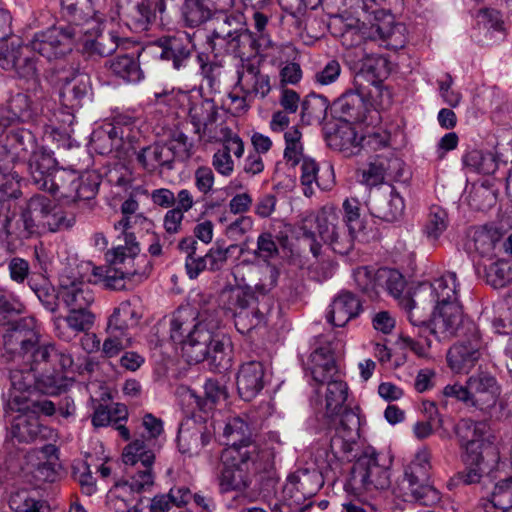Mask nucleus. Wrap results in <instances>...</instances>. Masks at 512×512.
<instances>
[{
  "label": "nucleus",
  "instance_id": "37998d69",
  "mask_svg": "<svg viewBox=\"0 0 512 512\" xmlns=\"http://www.w3.org/2000/svg\"><path fill=\"white\" fill-rule=\"evenodd\" d=\"M39 453L40 462L34 470V477L43 482H54L58 477V471L61 468L58 457V449L53 444H45L41 447Z\"/></svg>",
  "mask_w": 512,
  "mask_h": 512
},
{
  "label": "nucleus",
  "instance_id": "473e14b6",
  "mask_svg": "<svg viewBox=\"0 0 512 512\" xmlns=\"http://www.w3.org/2000/svg\"><path fill=\"white\" fill-rule=\"evenodd\" d=\"M105 68L113 77L125 83H138L144 77L139 62V54H117L105 62Z\"/></svg>",
  "mask_w": 512,
  "mask_h": 512
},
{
  "label": "nucleus",
  "instance_id": "0e129e2a",
  "mask_svg": "<svg viewBox=\"0 0 512 512\" xmlns=\"http://www.w3.org/2000/svg\"><path fill=\"white\" fill-rule=\"evenodd\" d=\"M449 225L448 213L440 206L430 207L426 223L424 225L425 235L432 241H436L446 231Z\"/></svg>",
  "mask_w": 512,
  "mask_h": 512
},
{
  "label": "nucleus",
  "instance_id": "58836bf2",
  "mask_svg": "<svg viewBox=\"0 0 512 512\" xmlns=\"http://www.w3.org/2000/svg\"><path fill=\"white\" fill-rule=\"evenodd\" d=\"M428 290L432 298V308L439 306L460 304L458 301V288L456 273L448 272L439 278H436L428 285Z\"/></svg>",
  "mask_w": 512,
  "mask_h": 512
},
{
  "label": "nucleus",
  "instance_id": "3c124183",
  "mask_svg": "<svg viewBox=\"0 0 512 512\" xmlns=\"http://www.w3.org/2000/svg\"><path fill=\"white\" fill-rule=\"evenodd\" d=\"M499 230L493 226H480L474 229L470 249L482 257H494Z\"/></svg>",
  "mask_w": 512,
  "mask_h": 512
},
{
  "label": "nucleus",
  "instance_id": "680f3d73",
  "mask_svg": "<svg viewBox=\"0 0 512 512\" xmlns=\"http://www.w3.org/2000/svg\"><path fill=\"white\" fill-rule=\"evenodd\" d=\"M312 96V94L308 95L301 100L298 92L283 86L280 90L279 104L282 110L292 114H295L298 109L301 108V117L304 118L312 115V111L310 110V97Z\"/></svg>",
  "mask_w": 512,
  "mask_h": 512
},
{
  "label": "nucleus",
  "instance_id": "aec40b11",
  "mask_svg": "<svg viewBox=\"0 0 512 512\" xmlns=\"http://www.w3.org/2000/svg\"><path fill=\"white\" fill-rule=\"evenodd\" d=\"M23 363L29 366L33 371L41 365L43 369L50 367L55 373L66 372L73 366V357L66 350L59 349L54 343L38 344L28 354Z\"/></svg>",
  "mask_w": 512,
  "mask_h": 512
},
{
  "label": "nucleus",
  "instance_id": "7ed1b4c3",
  "mask_svg": "<svg viewBox=\"0 0 512 512\" xmlns=\"http://www.w3.org/2000/svg\"><path fill=\"white\" fill-rule=\"evenodd\" d=\"M12 179L15 182H6L0 186L4 194L0 197V225L8 249L22 246L26 240L40 235L22 209L19 215L12 211V200L22 196L18 175H12Z\"/></svg>",
  "mask_w": 512,
  "mask_h": 512
},
{
  "label": "nucleus",
  "instance_id": "49530a36",
  "mask_svg": "<svg viewBox=\"0 0 512 512\" xmlns=\"http://www.w3.org/2000/svg\"><path fill=\"white\" fill-rule=\"evenodd\" d=\"M136 158L144 169L154 172L159 167L169 166L173 161V153L166 145L154 143L142 148Z\"/></svg>",
  "mask_w": 512,
  "mask_h": 512
},
{
  "label": "nucleus",
  "instance_id": "ddd939ff",
  "mask_svg": "<svg viewBox=\"0 0 512 512\" xmlns=\"http://www.w3.org/2000/svg\"><path fill=\"white\" fill-rule=\"evenodd\" d=\"M80 34L82 31L77 25L52 26L35 33L30 47L48 60L57 59L72 50L73 42Z\"/></svg>",
  "mask_w": 512,
  "mask_h": 512
},
{
  "label": "nucleus",
  "instance_id": "69168bd1",
  "mask_svg": "<svg viewBox=\"0 0 512 512\" xmlns=\"http://www.w3.org/2000/svg\"><path fill=\"white\" fill-rule=\"evenodd\" d=\"M258 305L259 304H255L246 310H239L238 313L234 315L235 327L241 334L249 333L265 322L268 309L263 311Z\"/></svg>",
  "mask_w": 512,
  "mask_h": 512
},
{
  "label": "nucleus",
  "instance_id": "2eb2a0df",
  "mask_svg": "<svg viewBox=\"0 0 512 512\" xmlns=\"http://www.w3.org/2000/svg\"><path fill=\"white\" fill-rule=\"evenodd\" d=\"M57 84L61 85L59 98L63 107L75 111L82 107L91 89L90 77L67 64L55 69Z\"/></svg>",
  "mask_w": 512,
  "mask_h": 512
},
{
  "label": "nucleus",
  "instance_id": "5701e85b",
  "mask_svg": "<svg viewBox=\"0 0 512 512\" xmlns=\"http://www.w3.org/2000/svg\"><path fill=\"white\" fill-rule=\"evenodd\" d=\"M404 209V200L394 186L380 191L369 202L371 215L389 223L401 219Z\"/></svg>",
  "mask_w": 512,
  "mask_h": 512
},
{
  "label": "nucleus",
  "instance_id": "393cba45",
  "mask_svg": "<svg viewBox=\"0 0 512 512\" xmlns=\"http://www.w3.org/2000/svg\"><path fill=\"white\" fill-rule=\"evenodd\" d=\"M339 223V218L332 209L323 208L317 213L306 215L301 229L304 236L316 237L318 235L321 240L327 243L332 237L338 235V231L341 228Z\"/></svg>",
  "mask_w": 512,
  "mask_h": 512
},
{
  "label": "nucleus",
  "instance_id": "6ab92c4d",
  "mask_svg": "<svg viewBox=\"0 0 512 512\" xmlns=\"http://www.w3.org/2000/svg\"><path fill=\"white\" fill-rule=\"evenodd\" d=\"M4 349L13 360L24 361L40 340V334L30 319H21L12 323L3 336Z\"/></svg>",
  "mask_w": 512,
  "mask_h": 512
},
{
  "label": "nucleus",
  "instance_id": "f3484780",
  "mask_svg": "<svg viewBox=\"0 0 512 512\" xmlns=\"http://www.w3.org/2000/svg\"><path fill=\"white\" fill-rule=\"evenodd\" d=\"M25 50L27 48L17 37L0 39V67L14 71L19 78L33 80L37 77L36 59Z\"/></svg>",
  "mask_w": 512,
  "mask_h": 512
},
{
  "label": "nucleus",
  "instance_id": "72a5a7b5",
  "mask_svg": "<svg viewBox=\"0 0 512 512\" xmlns=\"http://www.w3.org/2000/svg\"><path fill=\"white\" fill-rule=\"evenodd\" d=\"M140 300L136 297L122 301L109 316L107 325L115 330L129 334L138 326L142 318Z\"/></svg>",
  "mask_w": 512,
  "mask_h": 512
},
{
  "label": "nucleus",
  "instance_id": "bb28decb",
  "mask_svg": "<svg viewBox=\"0 0 512 512\" xmlns=\"http://www.w3.org/2000/svg\"><path fill=\"white\" fill-rule=\"evenodd\" d=\"M363 311L360 299L351 291L342 290L333 299L327 313V321L336 327L345 326Z\"/></svg>",
  "mask_w": 512,
  "mask_h": 512
},
{
  "label": "nucleus",
  "instance_id": "f704fd0d",
  "mask_svg": "<svg viewBox=\"0 0 512 512\" xmlns=\"http://www.w3.org/2000/svg\"><path fill=\"white\" fill-rule=\"evenodd\" d=\"M114 228L123 235L124 245H118L112 251L106 254L110 264H124L134 260V257L140 252L139 243L136 241L134 233L131 231L132 224L128 218H122L114 224Z\"/></svg>",
  "mask_w": 512,
  "mask_h": 512
},
{
  "label": "nucleus",
  "instance_id": "a19ab883",
  "mask_svg": "<svg viewBox=\"0 0 512 512\" xmlns=\"http://www.w3.org/2000/svg\"><path fill=\"white\" fill-rule=\"evenodd\" d=\"M363 108V96L358 91L349 90L332 103L330 110L333 117L342 122H350L361 118Z\"/></svg>",
  "mask_w": 512,
  "mask_h": 512
},
{
  "label": "nucleus",
  "instance_id": "412c9836",
  "mask_svg": "<svg viewBox=\"0 0 512 512\" xmlns=\"http://www.w3.org/2000/svg\"><path fill=\"white\" fill-rule=\"evenodd\" d=\"M470 389L471 407L488 412L495 407L500 395L496 378L488 372H478L467 379Z\"/></svg>",
  "mask_w": 512,
  "mask_h": 512
},
{
  "label": "nucleus",
  "instance_id": "79ce46f5",
  "mask_svg": "<svg viewBox=\"0 0 512 512\" xmlns=\"http://www.w3.org/2000/svg\"><path fill=\"white\" fill-rule=\"evenodd\" d=\"M221 14L223 15L222 20L217 22L216 27L208 37V42L212 50H215L218 42L227 37H231L232 33H237L239 30L248 26L244 9H234L233 11Z\"/></svg>",
  "mask_w": 512,
  "mask_h": 512
},
{
  "label": "nucleus",
  "instance_id": "20e7f679",
  "mask_svg": "<svg viewBox=\"0 0 512 512\" xmlns=\"http://www.w3.org/2000/svg\"><path fill=\"white\" fill-rule=\"evenodd\" d=\"M267 417V405H260L258 408L228 419L222 427L221 443L228 446L225 452L237 453L246 452L249 446H254L258 455H267L260 450L255 441L259 430Z\"/></svg>",
  "mask_w": 512,
  "mask_h": 512
},
{
  "label": "nucleus",
  "instance_id": "6e6d98bb",
  "mask_svg": "<svg viewBox=\"0 0 512 512\" xmlns=\"http://www.w3.org/2000/svg\"><path fill=\"white\" fill-rule=\"evenodd\" d=\"M106 334L107 336L102 346H100L101 357L104 359L114 358L132 345L130 334L115 330L108 325L106 327Z\"/></svg>",
  "mask_w": 512,
  "mask_h": 512
},
{
  "label": "nucleus",
  "instance_id": "423d86ee",
  "mask_svg": "<svg viewBox=\"0 0 512 512\" xmlns=\"http://www.w3.org/2000/svg\"><path fill=\"white\" fill-rule=\"evenodd\" d=\"M246 452L224 453L223 469L219 478L222 492L243 491L251 483L250 473L263 469L262 460L266 455H258L254 446Z\"/></svg>",
  "mask_w": 512,
  "mask_h": 512
},
{
  "label": "nucleus",
  "instance_id": "4468645a",
  "mask_svg": "<svg viewBox=\"0 0 512 512\" xmlns=\"http://www.w3.org/2000/svg\"><path fill=\"white\" fill-rule=\"evenodd\" d=\"M433 309L434 336L438 341L476 333L477 325L463 314L461 304H450Z\"/></svg>",
  "mask_w": 512,
  "mask_h": 512
},
{
  "label": "nucleus",
  "instance_id": "c756f323",
  "mask_svg": "<svg viewBox=\"0 0 512 512\" xmlns=\"http://www.w3.org/2000/svg\"><path fill=\"white\" fill-rule=\"evenodd\" d=\"M315 348L309 358V371L316 384L323 385L327 379L341 375L334 352L329 342Z\"/></svg>",
  "mask_w": 512,
  "mask_h": 512
},
{
  "label": "nucleus",
  "instance_id": "4c0bfd02",
  "mask_svg": "<svg viewBox=\"0 0 512 512\" xmlns=\"http://www.w3.org/2000/svg\"><path fill=\"white\" fill-rule=\"evenodd\" d=\"M8 503L13 512H51L50 504L36 488L15 489Z\"/></svg>",
  "mask_w": 512,
  "mask_h": 512
},
{
  "label": "nucleus",
  "instance_id": "c85d7f7f",
  "mask_svg": "<svg viewBox=\"0 0 512 512\" xmlns=\"http://www.w3.org/2000/svg\"><path fill=\"white\" fill-rule=\"evenodd\" d=\"M237 85L246 96H259L265 98L271 91L270 78L262 74L258 65L252 61L241 64L237 70Z\"/></svg>",
  "mask_w": 512,
  "mask_h": 512
},
{
  "label": "nucleus",
  "instance_id": "0eeeda50",
  "mask_svg": "<svg viewBox=\"0 0 512 512\" xmlns=\"http://www.w3.org/2000/svg\"><path fill=\"white\" fill-rule=\"evenodd\" d=\"M22 210L41 234L69 229L75 224V217L68 216L47 196L35 194L30 197Z\"/></svg>",
  "mask_w": 512,
  "mask_h": 512
},
{
  "label": "nucleus",
  "instance_id": "bf43d9fd",
  "mask_svg": "<svg viewBox=\"0 0 512 512\" xmlns=\"http://www.w3.org/2000/svg\"><path fill=\"white\" fill-rule=\"evenodd\" d=\"M191 398L194 399V403L202 412H207L213 408V406L221 399H226L227 391L219 381L215 379H208L204 384V397L198 396L191 393Z\"/></svg>",
  "mask_w": 512,
  "mask_h": 512
},
{
  "label": "nucleus",
  "instance_id": "9d476101",
  "mask_svg": "<svg viewBox=\"0 0 512 512\" xmlns=\"http://www.w3.org/2000/svg\"><path fill=\"white\" fill-rule=\"evenodd\" d=\"M324 485V477L317 469H299L290 474L283 487V494L288 505L299 512H304L313 505L314 497Z\"/></svg>",
  "mask_w": 512,
  "mask_h": 512
},
{
  "label": "nucleus",
  "instance_id": "a18cd8bd",
  "mask_svg": "<svg viewBox=\"0 0 512 512\" xmlns=\"http://www.w3.org/2000/svg\"><path fill=\"white\" fill-rule=\"evenodd\" d=\"M327 143L331 148L351 155L360 145V138L350 122L341 121L333 132L328 133Z\"/></svg>",
  "mask_w": 512,
  "mask_h": 512
},
{
  "label": "nucleus",
  "instance_id": "603ef678",
  "mask_svg": "<svg viewBox=\"0 0 512 512\" xmlns=\"http://www.w3.org/2000/svg\"><path fill=\"white\" fill-rule=\"evenodd\" d=\"M431 452L427 448L420 449L411 463L406 467L404 479L409 484L425 483L429 480L431 470Z\"/></svg>",
  "mask_w": 512,
  "mask_h": 512
},
{
  "label": "nucleus",
  "instance_id": "b1692460",
  "mask_svg": "<svg viewBox=\"0 0 512 512\" xmlns=\"http://www.w3.org/2000/svg\"><path fill=\"white\" fill-rule=\"evenodd\" d=\"M59 286L60 300L68 310L90 308L94 302V293L90 285L82 280L61 275Z\"/></svg>",
  "mask_w": 512,
  "mask_h": 512
},
{
  "label": "nucleus",
  "instance_id": "338daca9",
  "mask_svg": "<svg viewBox=\"0 0 512 512\" xmlns=\"http://www.w3.org/2000/svg\"><path fill=\"white\" fill-rule=\"evenodd\" d=\"M373 25L366 27L364 23L348 24L345 26L341 33V43L346 48L359 47L366 40H376L374 32H372Z\"/></svg>",
  "mask_w": 512,
  "mask_h": 512
},
{
  "label": "nucleus",
  "instance_id": "9b49d317",
  "mask_svg": "<svg viewBox=\"0 0 512 512\" xmlns=\"http://www.w3.org/2000/svg\"><path fill=\"white\" fill-rule=\"evenodd\" d=\"M177 101L181 105L188 106V119L194 128V133L200 140L215 138L216 132L213 125L218 118V107L212 99L203 98L201 95L192 96L188 92L179 91L171 95L169 102Z\"/></svg>",
  "mask_w": 512,
  "mask_h": 512
},
{
  "label": "nucleus",
  "instance_id": "1a4fd4ad",
  "mask_svg": "<svg viewBox=\"0 0 512 512\" xmlns=\"http://www.w3.org/2000/svg\"><path fill=\"white\" fill-rule=\"evenodd\" d=\"M454 431L464 464H482L483 450L490 445L489 424L486 421L463 418L456 424Z\"/></svg>",
  "mask_w": 512,
  "mask_h": 512
},
{
  "label": "nucleus",
  "instance_id": "a878e982",
  "mask_svg": "<svg viewBox=\"0 0 512 512\" xmlns=\"http://www.w3.org/2000/svg\"><path fill=\"white\" fill-rule=\"evenodd\" d=\"M10 433L18 443H33L53 438L54 431L40 423L38 417L20 414L13 419Z\"/></svg>",
  "mask_w": 512,
  "mask_h": 512
},
{
  "label": "nucleus",
  "instance_id": "4be33fe9",
  "mask_svg": "<svg viewBox=\"0 0 512 512\" xmlns=\"http://www.w3.org/2000/svg\"><path fill=\"white\" fill-rule=\"evenodd\" d=\"M119 15L134 32L147 31L156 14L151 0H119Z\"/></svg>",
  "mask_w": 512,
  "mask_h": 512
},
{
  "label": "nucleus",
  "instance_id": "864d4df0",
  "mask_svg": "<svg viewBox=\"0 0 512 512\" xmlns=\"http://www.w3.org/2000/svg\"><path fill=\"white\" fill-rule=\"evenodd\" d=\"M372 32H374L376 40H380L388 49L396 51L405 46V26L401 23L373 25Z\"/></svg>",
  "mask_w": 512,
  "mask_h": 512
},
{
  "label": "nucleus",
  "instance_id": "4d7b16f0",
  "mask_svg": "<svg viewBox=\"0 0 512 512\" xmlns=\"http://www.w3.org/2000/svg\"><path fill=\"white\" fill-rule=\"evenodd\" d=\"M50 180L46 183V187H42L40 190L47 191L59 198L70 199L72 197V186L76 181L75 172L57 168Z\"/></svg>",
  "mask_w": 512,
  "mask_h": 512
},
{
  "label": "nucleus",
  "instance_id": "6e6552de",
  "mask_svg": "<svg viewBox=\"0 0 512 512\" xmlns=\"http://www.w3.org/2000/svg\"><path fill=\"white\" fill-rule=\"evenodd\" d=\"M160 48L159 58L169 62L172 68L183 77L196 73L195 44L190 34L178 32L160 37L156 41Z\"/></svg>",
  "mask_w": 512,
  "mask_h": 512
},
{
  "label": "nucleus",
  "instance_id": "a211bd4d",
  "mask_svg": "<svg viewBox=\"0 0 512 512\" xmlns=\"http://www.w3.org/2000/svg\"><path fill=\"white\" fill-rule=\"evenodd\" d=\"M484 342L480 331L461 337L447 352V363L455 373H469L481 359Z\"/></svg>",
  "mask_w": 512,
  "mask_h": 512
},
{
  "label": "nucleus",
  "instance_id": "de8ad7c7",
  "mask_svg": "<svg viewBox=\"0 0 512 512\" xmlns=\"http://www.w3.org/2000/svg\"><path fill=\"white\" fill-rule=\"evenodd\" d=\"M214 14L211 0H185L182 6V19L190 28L206 23Z\"/></svg>",
  "mask_w": 512,
  "mask_h": 512
},
{
  "label": "nucleus",
  "instance_id": "13d9d810",
  "mask_svg": "<svg viewBox=\"0 0 512 512\" xmlns=\"http://www.w3.org/2000/svg\"><path fill=\"white\" fill-rule=\"evenodd\" d=\"M463 163L470 171L484 175L493 174L498 168L494 154L476 149L464 155Z\"/></svg>",
  "mask_w": 512,
  "mask_h": 512
},
{
  "label": "nucleus",
  "instance_id": "39448f33",
  "mask_svg": "<svg viewBox=\"0 0 512 512\" xmlns=\"http://www.w3.org/2000/svg\"><path fill=\"white\" fill-rule=\"evenodd\" d=\"M360 418L352 410L346 409L339 419H332L327 429L329 450L326 452L327 463L330 467L339 462H350L359 455L355 452L358 445Z\"/></svg>",
  "mask_w": 512,
  "mask_h": 512
},
{
  "label": "nucleus",
  "instance_id": "c9c22d12",
  "mask_svg": "<svg viewBox=\"0 0 512 512\" xmlns=\"http://www.w3.org/2000/svg\"><path fill=\"white\" fill-rule=\"evenodd\" d=\"M57 161L52 153L44 148L32 151L28 161V169L32 183L38 188L46 187L57 170Z\"/></svg>",
  "mask_w": 512,
  "mask_h": 512
},
{
  "label": "nucleus",
  "instance_id": "e2e57ef3",
  "mask_svg": "<svg viewBox=\"0 0 512 512\" xmlns=\"http://www.w3.org/2000/svg\"><path fill=\"white\" fill-rule=\"evenodd\" d=\"M214 137L215 138H208L207 140L222 143L220 150H225L229 155L233 154L237 159L243 156L244 142L230 127L221 125L219 131L214 133Z\"/></svg>",
  "mask_w": 512,
  "mask_h": 512
},
{
  "label": "nucleus",
  "instance_id": "f8f14e48",
  "mask_svg": "<svg viewBox=\"0 0 512 512\" xmlns=\"http://www.w3.org/2000/svg\"><path fill=\"white\" fill-rule=\"evenodd\" d=\"M279 275V270L275 266H267L254 289L246 286L224 291L221 295L224 307L234 316L239 310H246L259 304L258 296L266 297L276 287Z\"/></svg>",
  "mask_w": 512,
  "mask_h": 512
},
{
  "label": "nucleus",
  "instance_id": "09e8293b",
  "mask_svg": "<svg viewBox=\"0 0 512 512\" xmlns=\"http://www.w3.org/2000/svg\"><path fill=\"white\" fill-rule=\"evenodd\" d=\"M120 40L116 31L102 29L94 39L85 42L84 50L89 56L107 57L117 50Z\"/></svg>",
  "mask_w": 512,
  "mask_h": 512
},
{
  "label": "nucleus",
  "instance_id": "f257e3e1",
  "mask_svg": "<svg viewBox=\"0 0 512 512\" xmlns=\"http://www.w3.org/2000/svg\"><path fill=\"white\" fill-rule=\"evenodd\" d=\"M195 320L193 309H177L170 321L171 339L181 344L182 355L189 364L209 359L215 369L227 370L231 366L230 338L217 331L218 321L204 315Z\"/></svg>",
  "mask_w": 512,
  "mask_h": 512
},
{
  "label": "nucleus",
  "instance_id": "c03bdc74",
  "mask_svg": "<svg viewBox=\"0 0 512 512\" xmlns=\"http://www.w3.org/2000/svg\"><path fill=\"white\" fill-rule=\"evenodd\" d=\"M117 129L118 126L107 127L92 133L91 145L97 153L107 155L123 147L125 138H129V135Z\"/></svg>",
  "mask_w": 512,
  "mask_h": 512
},
{
  "label": "nucleus",
  "instance_id": "cd10ccee",
  "mask_svg": "<svg viewBox=\"0 0 512 512\" xmlns=\"http://www.w3.org/2000/svg\"><path fill=\"white\" fill-rule=\"evenodd\" d=\"M9 380L11 384L9 404L18 411L30 409L26 393H29L35 387V371L27 365L22 369L11 368Z\"/></svg>",
  "mask_w": 512,
  "mask_h": 512
},
{
  "label": "nucleus",
  "instance_id": "e433bc0d",
  "mask_svg": "<svg viewBox=\"0 0 512 512\" xmlns=\"http://www.w3.org/2000/svg\"><path fill=\"white\" fill-rule=\"evenodd\" d=\"M160 447L161 444L157 441L135 439L123 449L122 461L125 467L153 466L156 452Z\"/></svg>",
  "mask_w": 512,
  "mask_h": 512
},
{
  "label": "nucleus",
  "instance_id": "dca6fc26",
  "mask_svg": "<svg viewBox=\"0 0 512 512\" xmlns=\"http://www.w3.org/2000/svg\"><path fill=\"white\" fill-rule=\"evenodd\" d=\"M213 421L194 415L184 420L178 430L177 444L179 452L189 457L199 455L216 433Z\"/></svg>",
  "mask_w": 512,
  "mask_h": 512
},
{
  "label": "nucleus",
  "instance_id": "f03ea898",
  "mask_svg": "<svg viewBox=\"0 0 512 512\" xmlns=\"http://www.w3.org/2000/svg\"><path fill=\"white\" fill-rule=\"evenodd\" d=\"M392 458L368 446L356 458L344 485L348 494L362 496L388 489L391 484Z\"/></svg>",
  "mask_w": 512,
  "mask_h": 512
},
{
  "label": "nucleus",
  "instance_id": "7c9ffc66",
  "mask_svg": "<svg viewBox=\"0 0 512 512\" xmlns=\"http://www.w3.org/2000/svg\"><path fill=\"white\" fill-rule=\"evenodd\" d=\"M222 44L228 54L241 60V64L251 61V58L257 56L261 50H265L248 26L237 33H232L231 37L218 42V45Z\"/></svg>",
  "mask_w": 512,
  "mask_h": 512
},
{
  "label": "nucleus",
  "instance_id": "052dcab7",
  "mask_svg": "<svg viewBox=\"0 0 512 512\" xmlns=\"http://www.w3.org/2000/svg\"><path fill=\"white\" fill-rule=\"evenodd\" d=\"M486 281L496 289L510 284L512 282V259L497 258L486 270Z\"/></svg>",
  "mask_w": 512,
  "mask_h": 512
},
{
  "label": "nucleus",
  "instance_id": "5fc2aeb1",
  "mask_svg": "<svg viewBox=\"0 0 512 512\" xmlns=\"http://www.w3.org/2000/svg\"><path fill=\"white\" fill-rule=\"evenodd\" d=\"M376 281L379 286V294L382 291H386L399 301L405 296L403 295V291L406 282L402 274L397 270L389 268L377 269Z\"/></svg>",
  "mask_w": 512,
  "mask_h": 512
},
{
  "label": "nucleus",
  "instance_id": "2f4dec72",
  "mask_svg": "<svg viewBox=\"0 0 512 512\" xmlns=\"http://www.w3.org/2000/svg\"><path fill=\"white\" fill-rule=\"evenodd\" d=\"M264 387V367L262 363H244L237 374V389L245 401L252 400Z\"/></svg>",
  "mask_w": 512,
  "mask_h": 512
},
{
  "label": "nucleus",
  "instance_id": "ea45409f",
  "mask_svg": "<svg viewBox=\"0 0 512 512\" xmlns=\"http://www.w3.org/2000/svg\"><path fill=\"white\" fill-rule=\"evenodd\" d=\"M325 392V415L327 418L339 419L341 414L348 409L344 406L348 396V386L343 381L342 375L327 379Z\"/></svg>",
  "mask_w": 512,
  "mask_h": 512
},
{
  "label": "nucleus",
  "instance_id": "774afa93",
  "mask_svg": "<svg viewBox=\"0 0 512 512\" xmlns=\"http://www.w3.org/2000/svg\"><path fill=\"white\" fill-rule=\"evenodd\" d=\"M99 186L98 176L94 173H85L78 176L76 174V181L72 186V197L70 200H90L97 194Z\"/></svg>",
  "mask_w": 512,
  "mask_h": 512
},
{
  "label": "nucleus",
  "instance_id": "8fccbe9b",
  "mask_svg": "<svg viewBox=\"0 0 512 512\" xmlns=\"http://www.w3.org/2000/svg\"><path fill=\"white\" fill-rule=\"evenodd\" d=\"M152 270V264L146 261L145 267L142 271L139 270H120L116 265L111 264L105 270L103 275L104 285L113 290H122L125 288V279L142 281L148 277Z\"/></svg>",
  "mask_w": 512,
  "mask_h": 512
}]
</instances>
